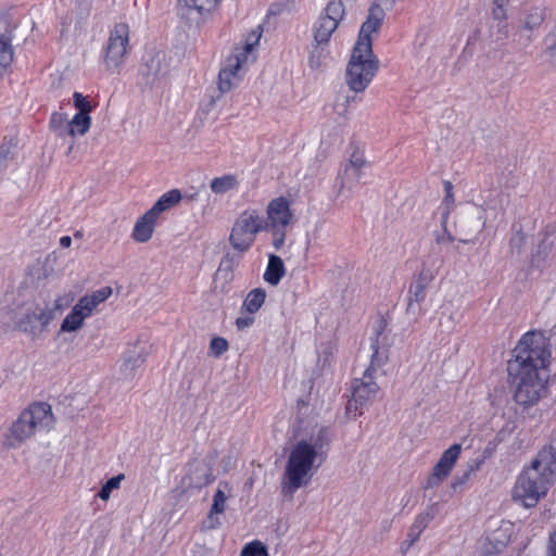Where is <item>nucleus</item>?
Segmentation results:
<instances>
[{"instance_id": "f257e3e1", "label": "nucleus", "mask_w": 556, "mask_h": 556, "mask_svg": "<svg viewBox=\"0 0 556 556\" xmlns=\"http://www.w3.org/2000/svg\"><path fill=\"white\" fill-rule=\"evenodd\" d=\"M549 352L544 341L534 333H527L515 349L509 364L514 401L522 410L539 404L546 393Z\"/></svg>"}, {"instance_id": "f03ea898", "label": "nucleus", "mask_w": 556, "mask_h": 556, "mask_svg": "<svg viewBox=\"0 0 556 556\" xmlns=\"http://www.w3.org/2000/svg\"><path fill=\"white\" fill-rule=\"evenodd\" d=\"M303 438L290 450L286 463L281 490L285 495L292 496L299 489L306 486L318 467V456L323 447L325 430L314 426L301 428Z\"/></svg>"}, {"instance_id": "7ed1b4c3", "label": "nucleus", "mask_w": 556, "mask_h": 556, "mask_svg": "<svg viewBox=\"0 0 556 556\" xmlns=\"http://www.w3.org/2000/svg\"><path fill=\"white\" fill-rule=\"evenodd\" d=\"M556 481V451L543 447L517 477L511 498L525 508H532L544 498Z\"/></svg>"}, {"instance_id": "20e7f679", "label": "nucleus", "mask_w": 556, "mask_h": 556, "mask_svg": "<svg viewBox=\"0 0 556 556\" xmlns=\"http://www.w3.org/2000/svg\"><path fill=\"white\" fill-rule=\"evenodd\" d=\"M63 296L53 299L51 289L41 290L31 300L15 304L10 311L13 326L31 339L41 338L49 329L55 313L64 306Z\"/></svg>"}, {"instance_id": "39448f33", "label": "nucleus", "mask_w": 556, "mask_h": 556, "mask_svg": "<svg viewBox=\"0 0 556 556\" xmlns=\"http://www.w3.org/2000/svg\"><path fill=\"white\" fill-rule=\"evenodd\" d=\"M54 425L52 406L43 402L33 403L8 428L4 444L9 447H18L37 435L49 432Z\"/></svg>"}, {"instance_id": "423d86ee", "label": "nucleus", "mask_w": 556, "mask_h": 556, "mask_svg": "<svg viewBox=\"0 0 556 556\" xmlns=\"http://www.w3.org/2000/svg\"><path fill=\"white\" fill-rule=\"evenodd\" d=\"M113 293L111 287L105 286L81 295L60 319L55 336L61 340L74 339L87 326V321L98 312Z\"/></svg>"}, {"instance_id": "0eeeda50", "label": "nucleus", "mask_w": 556, "mask_h": 556, "mask_svg": "<svg viewBox=\"0 0 556 556\" xmlns=\"http://www.w3.org/2000/svg\"><path fill=\"white\" fill-rule=\"evenodd\" d=\"M261 34L257 30L250 33L244 40L233 47L226 55L218 73V89L222 92L231 90L240 80L242 73L255 59V48Z\"/></svg>"}, {"instance_id": "6e6552de", "label": "nucleus", "mask_w": 556, "mask_h": 556, "mask_svg": "<svg viewBox=\"0 0 556 556\" xmlns=\"http://www.w3.org/2000/svg\"><path fill=\"white\" fill-rule=\"evenodd\" d=\"M73 109L74 113L72 115L62 113L53 114L51 118V127L60 136L68 137L74 141L84 137L90 130L93 105L88 97L80 92H74Z\"/></svg>"}, {"instance_id": "1a4fd4ad", "label": "nucleus", "mask_w": 556, "mask_h": 556, "mask_svg": "<svg viewBox=\"0 0 556 556\" xmlns=\"http://www.w3.org/2000/svg\"><path fill=\"white\" fill-rule=\"evenodd\" d=\"M379 70V59L374 50L352 47L345 67V83L354 92H363Z\"/></svg>"}, {"instance_id": "9d476101", "label": "nucleus", "mask_w": 556, "mask_h": 556, "mask_svg": "<svg viewBox=\"0 0 556 556\" xmlns=\"http://www.w3.org/2000/svg\"><path fill=\"white\" fill-rule=\"evenodd\" d=\"M266 230L264 216L257 208L248 207L235 218L229 232V244L238 253L248 252L256 237Z\"/></svg>"}, {"instance_id": "9b49d317", "label": "nucleus", "mask_w": 556, "mask_h": 556, "mask_svg": "<svg viewBox=\"0 0 556 556\" xmlns=\"http://www.w3.org/2000/svg\"><path fill=\"white\" fill-rule=\"evenodd\" d=\"M484 226V220L477 207H468L462 210L454 222L453 233L445 231L437 238L441 244L451 243L455 240L469 243L478 237Z\"/></svg>"}, {"instance_id": "f8f14e48", "label": "nucleus", "mask_w": 556, "mask_h": 556, "mask_svg": "<svg viewBox=\"0 0 556 556\" xmlns=\"http://www.w3.org/2000/svg\"><path fill=\"white\" fill-rule=\"evenodd\" d=\"M345 17L342 0H330L311 24L312 40L330 45L332 35Z\"/></svg>"}, {"instance_id": "ddd939ff", "label": "nucleus", "mask_w": 556, "mask_h": 556, "mask_svg": "<svg viewBox=\"0 0 556 556\" xmlns=\"http://www.w3.org/2000/svg\"><path fill=\"white\" fill-rule=\"evenodd\" d=\"M129 41V27L125 23H117L110 31L106 52L104 55L105 68L112 73L118 72L123 65Z\"/></svg>"}, {"instance_id": "4468645a", "label": "nucleus", "mask_w": 556, "mask_h": 556, "mask_svg": "<svg viewBox=\"0 0 556 556\" xmlns=\"http://www.w3.org/2000/svg\"><path fill=\"white\" fill-rule=\"evenodd\" d=\"M386 18V12L378 3H371L363 18L354 42V47L374 50V40L380 34Z\"/></svg>"}, {"instance_id": "2eb2a0df", "label": "nucleus", "mask_w": 556, "mask_h": 556, "mask_svg": "<svg viewBox=\"0 0 556 556\" xmlns=\"http://www.w3.org/2000/svg\"><path fill=\"white\" fill-rule=\"evenodd\" d=\"M266 230L279 232L291 227L295 222V214L291 201L286 197L271 199L265 207Z\"/></svg>"}, {"instance_id": "dca6fc26", "label": "nucleus", "mask_w": 556, "mask_h": 556, "mask_svg": "<svg viewBox=\"0 0 556 556\" xmlns=\"http://www.w3.org/2000/svg\"><path fill=\"white\" fill-rule=\"evenodd\" d=\"M379 390L376 378L355 379L352 384V394L346 404V414L350 418L359 416L365 407H367L375 399Z\"/></svg>"}, {"instance_id": "f3484780", "label": "nucleus", "mask_w": 556, "mask_h": 556, "mask_svg": "<svg viewBox=\"0 0 556 556\" xmlns=\"http://www.w3.org/2000/svg\"><path fill=\"white\" fill-rule=\"evenodd\" d=\"M13 27L3 18L0 20V81L11 72L15 60L12 42Z\"/></svg>"}, {"instance_id": "a211bd4d", "label": "nucleus", "mask_w": 556, "mask_h": 556, "mask_svg": "<svg viewBox=\"0 0 556 556\" xmlns=\"http://www.w3.org/2000/svg\"><path fill=\"white\" fill-rule=\"evenodd\" d=\"M212 480V468L205 459H194L186 467L181 489L202 488Z\"/></svg>"}, {"instance_id": "6ab92c4d", "label": "nucleus", "mask_w": 556, "mask_h": 556, "mask_svg": "<svg viewBox=\"0 0 556 556\" xmlns=\"http://www.w3.org/2000/svg\"><path fill=\"white\" fill-rule=\"evenodd\" d=\"M460 452L462 445L455 443L442 453L441 457L434 465L432 472L429 477L428 482L430 486L438 485L450 476L452 469L454 468L460 455Z\"/></svg>"}, {"instance_id": "aec40b11", "label": "nucleus", "mask_w": 556, "mask_h": 556, "mask_svg": "<svg viewBox=\"0 0 556 556\" xmlns=\"http://www.w3.org/2000/svg\"><path fill=\"white\" fill-rule=\"evenodd\" d=\"M456 299V286L448 279H442L430 299V305L432 309L445 315L454 307Z\"/></svg>"}, {"instance_id": "412c9836", "label": "nucleus", "mask_w": 556, "mask_h": 556, "mask_svg": "<svg viewBox=\"0 0 556 556\" xmlns=\"http://www.w3.org/2000/svg\"><path fill=\"white\" fill-rule=\"evenodd\" d=\"M159 218L149 210L140 215L132 227L131 239L137 243L149 242L155 232Z\"/></svg>"}, {"instance_id": "4be33fe9", "label": "nucleus", "mask_w": 556, "mask_h": 556, "mask_svg": "<svg viewBox=\"0 0 556 556\" xmlns=\"http://www.w3.org/2000/svg\"><path fill=\"white\" fill-rule=\"evenodd\" d=\"M220 0H178V8L187 17H201L211 14Z\"/></svg>"}, {"instance_id": "5701e85b", "label": "nucleus", "mask_w": 556, "mask_h": 556, "mask_svg": "<svg viewBox=\"0 0 556 556\" xmlns=\"http://www.w3.org/2000/svg\"><path fill=\"white\" fill-rule=\"evenodd\" d=\"M432 274L429 270H421L410 283L408 291L407 309L414 311L426 296V290L432 281Z\"/></svg>"}, {"instance_id": "b1692460", "label": "nucleus", "mask_w": 556, "mask_h": 556, "mask_svg": "<svg viewBox=\"0 0 556 556\" xmlns=\"http://www.w3.org/2000/svg\"><path fill=\"white\" fill-rule=\"evenodd\" d=\"M230 496V488L228 484H219L213 495V502L207 515V520L211 528L219 526L220 521L218 515L224 514L226 510V503Z\"/></svg>"}, {"instance_id": "393cba45", "label": "nucleus", "mask_w": 556, "mask_h": 556, "mask_svg": "<svg viewBox=\"0 0 556 556\" xmlns=\"http://www.w3.org/2000/svg\"><path fill=\"white\" fill-rule=\"evenodd\" d=\"M370 362L364 374L367 378H376L377 372L389 362V353L381 350L377 341L371 342L369 346Z\"/></svg>"}, {"instance_id": "a878e982", "label": "nucleus", "mask_w": 556, "mask_h": 556, "mask_svg": "<svg viewBox=\"0 0 556 556\" xmlns=\"http://www.w3.org/2000/svg\"><path fill=\"white\" fill-rule=\"evenodd\" d=\"M330 45L312 40L309 52L307 55V66L312 71H317L324 67L329 58Z\"/></svg>"}, {"instance_id": "bb28decb", "label": "nucleus", "mask_w": 556, "mask_h": 556, "mask_svg": "<svg viewBox=\"0 0 556 556\" xmlns=\"http://www.w3.org/2000/svg\"><path fill=\"white\" fill-rule=\"evenodd\" d=\"M182 199L181 191L179 189H172L165 193H163L155 203L149 208L157 218L160 216L175 207L180 203Z\"/></svg>"}, {"instance_id": "cd10ccee", "label": "nucleus", "mask_w": 556, "mask_h": 556, "mask_svg": "<svg viewBox=\"0 0 556 556\" xmlns=\"http://www.w3.org/2000/svg\"><path fill=\"white\" fill-rule=\"evenodd\" d=\"M285 275L286 268L282 258L278 255L270 254L266 269L263 274L264 281L275 287L279 285Z\"/></svg>"}, {"instance_id": "c85d7f7f", "label": "nucleus", "mask_w": 556, "mask_h": 556, "mask_svg": "<svg viewBox=\"0 0 556 556\" xmlns=\"http://www.w3.org/2000/svg\"><path fill=\"white\" fill-rule=\"evenodd\" d=\"M239 187V179L233 174L215 177L210 182V190L215 195H224Z\"/></svg>"}, {"instance_id": "c756f323", "label": "nucleus", "mask_w": 556, "mask_h": 556, "mask_svg": "<svg viewBox=\"0 0 556 556\" xmlns=\"http://www.w3.org/2000/svg\"><path fill=\"white\" fill-rule=\"evenodd\" d=\"M267 298V292L263 288H254L248 292L245 295L241 309L244 313H254L256 314L262 306L264 305Z\"/></svg>"}, {"instance_id": "7c9ffc66", "label": "nucleus", "mask_w": 556, "mask_h": 556, "mask_svg": "<svg viewBox=\"0 0 556 556\" xmlns=\"http://www.w3.org/2000/svg\"><path fill=\"white\" fill-rule=\"evenodd\" d=\"M367 165L366 156L363 152L355 151L351 154L344 168L346 177L359 178L364 167Z\"/></svg>"}, {"instance_id": "2f4dec72", "label": "nucleus", "mask_w": 556, "mask_h": 556, "mask_svg": "<svg viewBox=\"0 0 556 556\" xmlns=\"http://www.w3.org/2000/svg\"><path fill=\"white\" fill-rule=\"evenodd\" d=\"M125 475L119 473L115 477L110 478L100 489L98 497L102 502H108L111 498V494L114 490L119 489L122 481H124Z\"/></svg>"}, {"instance_id": "473e14b6", "label": "nucleus", "mask_w": 556, "mask_h": 556, "mask_svg": "<svg viewBox=\"0 0 556 556\" xmlns=\"http://www.w3.org/2000/svg\"><path fill=\"white\" fill-rule=\"evenodd\" d=\"M239 556H268V551L264 543L252 541L243 546Z\"/></svg>"}, {"instance_id": "72a5a7b5", "label": "nucleus", "mask_w": 556, "mask_h": 556, "mask_svg": "<svg viewBox=\"0 0 556 556\" xmlns=\"http://www.w3.org/2000/svg\"><path fill=\"white\" fill-rule=\"evenodd\" d=\"M210 354L214 357H219L222 354L228 351L229 343L223 337H214L210 341Z\"/></svg>"}, {"instance_id": "f704fd0d", "label": "nucleus", "mask_w": 556, "mask_h": 556, "mask_svg": "<svg viewBox=\"0 0 556 556\" xmlns=\"http://www.w3.org/2000/svg\"><path fill=\"white\" fill-rule=\"evenodd\" d=\"M509 0H494L492 9V17L502 22L507 18Z\"/></svg>"}, {"instance_id": "c9c22d12", "label": "nucleus", "mask_w": 556, "mask_h": 556, "mask_svg": "<svg viewBox=\"0 0 556 556\" xmlns=\"http://www.w3.org/2000/svg\"><path fill=\"white\" fill-rule=\"evenodd\" d=\"M235 279V270L230 264H222L215 276V280H223L224 282H231Z\"/></svg>"}, {"instance_id": "e433bc0d", "label": "nucleus", "mask_w": 556, "mask_h": 556, "mask_svg": "<svg viewBox=\"0 0 556 556\" xmlns=\"http://www.w3.org/2000/svg\"><path fill=\"white\" fill-rule=\"evenodd\" d=\"M254 315V313H244L241 309L240 316L235 321L237 329L242 331L250 328L255 321Z\"/></svg>"}, {"instance_id": "4c0bfd02", "label": "nucleus", "mask_w": 556, "mask_h": 556, "mask_svg": "<svg viewBox=\"0 0 556 556\" xmlns=\"http://www.w3.org/2000/svg\"><path fill=\"white\" fill-rule=\"evenodd\" d=\"M543 22V15L540 12L530 13L526 16L523 25L528 29L536 28Z\"/></svg>"}, {"instance_id": "58836bf2", "label": "nucleus", "mask_w": 556, "mask_h": 556, "mask_svg": "<svg viewBox=\"0 0 556 556\" xmlns=\"http://www.w3.org/2000/svg\"><path fill=\"white\" fill-rule=\"evenodd\" d=\"M548 553L551 556H556V531L549 534L548 539Z\"/></svg>"}, {"instance_id": "ea45409f", "label": "nucleus", "mask_w": 556, "mask_h": 556, "mask_svg": "<svg viewBox=\"0 0 556 556\" xmlns=\"http://www.w3.org/2000/svg\"><path fill=\"white\" fill-rule=\"evenodd\" d=\"M275 235L274 237V240H273V245L275 249H280L285 242V235L282 232V230H280L279 232H273Z\"/></svg>"}, {"instance_id": "a19ab883", "label": "nucleus", "mask_w": 556, "mask_h": 556, "mask_svg": "<svg viewBox=\"0 0 556 556\" xmlns=\"http://www.w3.org/2000/svg\"><path fill=\"white\" fill-rule=\"evenodd\" d=\"M511 431H513V428H508V427L503 428L501 431H498V433H497V438H498L500 440H503V439H504V437H505V434H506V433H511Z\"/></svg>"}, {"instance_id": "79ce46f5", "label": "nucleus", "mask_w": 556, "mask_h": 556, "mask_svg": "<svg viewBox=\"0 0 556 556\" xmlns=\"http://www.w3.org/2000/svg\"><path fill=\"white\" fill-rule=\"evenodd\" d=\"M60 243L64 248H70L72 243V239L70 237H62Z\"/></svg>"}, {"instance_id": "37998d69", "label": "nucleus", "mask_w": 556, "mask_h": 556, "mask_svg": "<svg viewBox=\"0 0 556 556\" xmlns=\"http://www.w3.org/2000/svg\"><path fill=\"white\" fill-rule=\"evenodd\" d=\"M413 543L414 540L403 542V544L401 545L402 553H406Z\"/></svg>"}, {"instance_id": "c03bdc74", "label": "nucleus", "mask_w": 556, "mask_h": 556, "mask_svg": "<svg viewBox=\"0 0 556 556\" xmlns=\"http://www.w3.org/2000/svg\"><path fill=\"white\" fill-rule=\"evenodd\" d=\"M140 364L139 358H136L134 362V366H138Z\"/></svg>"}]
</instances>
